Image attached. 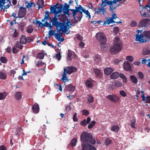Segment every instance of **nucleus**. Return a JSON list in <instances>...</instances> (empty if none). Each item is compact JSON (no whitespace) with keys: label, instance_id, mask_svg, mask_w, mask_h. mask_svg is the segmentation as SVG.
Returning <instances> with one entry per match:
<instances>
[{"label":"nucleus","instance_id":"nucleus-54","mask_svg":"<svg viewBox=\"0 0 150 150\" xmlns=\"http://www.w3.org/2000/svg\"><path fill=\"white\" fill-rule=\"evenodd\" d=\"M119 31V28L118 27L115 26L114 28L113 31L115 33L117 34Z\"/></svg>","mask_w":150,"mask_h":150},{"label":"nucleus","instance_id":"nucleus-31","mask_svg":"<svg viewBox=\"0 0 150 150\" xmlns=\"http://www.w3.org/2000/svg\"><path fill=\"white\" fill-rule=\"evenodd\" d=\"M44 1L43 0H38L37 3V5L38 6L39 8L43 7L44 5Z\"/></svg>","mask_w":150,"mask_h":150},{"label":"nucleus","instance_id":"nucleus-27","mask_svg":"<svg viewBox=\"0 0 150 150\" xmlns=\"http://www.w3.org/2000/svg\"><path fill=\"white\" fill-rule=\"evenodd\" d=\"M77 143V139L76 138H74L70 141L69 144L72 146L74 147L76 145Z\"/></svg>","mask_w":150,"mask_h":150},{"label":"nucleus","instance_id":"nucleus-61","mask_svg":"<svg viewBox=\"0 0 150 150\" xmlns=\"http://www.w3.org/2000/svg\"><path fill=\"white\" fill-rule=\"evenodd\" d=\"M33 3L31 2L30 3L28 2V5L26 6V8H28L32 7L33 6Z\"/></svg>","mask_w":150,"mask_h":150},{"label":"nucleus","instance_id":"nucleus-23","mask_svg":"<svg viewBox=\"0 0 150 150\" xmlns=\"http://www.w3.org/2000/svg\"><path fill=\"white\" fill-rule=\"evenodd\" d=\"M85 84L88 88H91L93 87V83L90 80H86L85 82Z\"/></svg>","mask_w":150,"mask_h":150},{"label":"nucleus","instance_id":"nucleus-59","mask_svg":"<svg viewBox=\"0 0 150 150\" xmlns=\"http://www.w3.org/2000/svg\"><path fill=\"white\" fill-rule=\"evenodd\" d=\"M145 102L147 103H150V96H147L145 99Z\"/></svg>","mask_w":150,"mask_h":150},{"label":"nucleus","instance_id":"nucleus-29","mask_svg":"<svg viewBox=\"0 0 150 150\" xmlns=\"http://www.w3.org/2000/svg\"><path fill=\"white\" fill-rule=\"evenodd\" d=\"M20 42L21 43L23 44L26 43L27 42V38L24 35L22 36L20 39Z\"/></svg>","mask_w":150,"mask_h":150},{"label":"nucleus","instance_id":"nucleus-37","mask_svg":"<svg viewBox=\"0 0 150 150\" xmlns=\"http://www.w3.org/2000/svg\"><path fill=\"white\" fill-rule=\"evenodd\" d=\"M119 76L123 79V81L124 82H126L127 79L123 74L120 73L119 74Z\"/></svg>","mask_w":150,"mask_h":150},{"label":"nucleus","instance_id":"nucleus-60","mask_svg":"<svg viewBox=\"0 0 150 150\" xmlns=\"http://www.w3.org/2000/svg\"><path fill=\"white\" fill-rule=\"evenodd\" d=\"M17 47L16 46H14L13 49V53L14 54L17 53L18 52V50L17 49Z\"/></svg>","mask_w":150,"mask_h":150},{"label":"nucleus","instance_id":"nucleus-30","mask_svg":"<svg viewBox=\"0 0 150 150\" xmlns=\"http://www.w3.org/2000/svg\"><path fill=\"white\" fill-rule=\"evenodd\" d=\"M136 122V119L135 118H133L130 120L131 127L134 129L136 128L135 124Z\"/></svg>","mask_w":150,"mask_h":150},{"label":"nucleus","instance_id":"nucleus-11","mask_svg":"<svg viewBox=\"0 0 150 150\" xmlns=\"http://www.w3.org/2000/svg\"><path fill=\"white\" fill-rule=\"evenodd\" d=\"M146 10L147 11H150V6L148 4H147L144 7H142L141 9L140 12L142 16L146 17V14L145 11Z\"/></svg>","mask_w":150,"mask_h":150},{"label":"nucleus","instance_id":"nucleus-58","mask_svg":"<svg viewBox=\"0 0 150 150\" xmlns=\"http://www.w3.org/2000/svg\"><path fill=\"white\" fill-rule=\"evenodd\" d=\"M44 64V63L42 61H38L36 66L38 67H41Z\"/></svg>","mask_w":150,"mask_h":150},{"label":"nucleus","instance_id":"nucleus-52","mask_svg":"<svg viewBox=\"0 0 150 150\" xmlns=\"http://www.w3.org/2000/svg\"><path fill=\"white\" fill-rule=\"evenodd\" d=\"M21 42H18L16 43V46L17 47H18L20 49H22L23 47L21 45Z\"/></svg>","mask_w":150,"mask_h":150},{"label":"nucleus","instance_id":"nucleus-38","mask_svg":"<svg viewBox=\"0 0 150 150\" xmlns=\"http://www.w3.org/2000/svg\"><path fill=\"white\" fill-rule=\"evenodd\" d=\"M106 18L107 19V20H108V24L109 25L110 23H116V21H114V19H113L111 17H110V19L107 17H106Z\"/></svg>","mask_w":150,"mask_h":150},{"label":"nucleus","instance_id":"nucleus-8","mask_svg":"<svg viewBox=\"0 0 150 150\" xmlns=\"http://www.w3.org/2000/svg\"><path fill=\"white\" fill-rule=\"evenodd\" d=\"M106 98L114 103H116L120 100V97L115 95H108L106 96Z\"/></svg>","mask_w":150,"mask_h":150},{"label":"nucleus","instance_id":"nucleus-12","mask_svg":"<svg viewBox=\"0 0 150 150\" xmlns=\"http://www.w3.org/2000/svg\"><path fill=\"white\" fill-rule=\"evenodd\" d=\"M19 11V13L18 15L19 16V18L24 17L26 15V8L23 7V6L21 7Z\"/></svg>","mask_w":150,"mask_h":150},{"label":"nucleus","instance_id":"nucleus-15","mask_svg":"<svg viewBox=\"0 0 150 150\" xmlns=\"http://www.w3.org/2000/svg\"><path fill=\"white\" fill-rule=\"evenodd\" d=\"M75 88L71 84H69L65 88L66 91H69L70 92H73L75 90Z\"/></svg>","mask_w":150,"mask_h":150},{"label":"nucleus","instance_id":"nucleus-9","mask_svg":"<svg viewBox=\"0 0 150 150\" xmlns=\"http://www.w3.org/2000/svg\"><path fill=\"white\" fill-rule=\"evenodd\" d=\"M150 20L149 18H144L142 19L138 24V26L139 27H143L147 26L150 22Z\"/></svg>","mask_w":150,"mask_h":150},{"label":"nucleus","instance_id":"nucleus-1","mask_svg":"<svg viewBox=\"0 0 150 150\" xmlns=\"http://www.w3.org/2000/svg\"><path fill=\"white\" fill-rule=\"evenodd\" d=\"M80 140L82 146L81 150H96L95 147L91 145L95 144L96 141L91 134L86 131L82 132Z\"/></svg>","mask_w":150,"mask_h":150},{"label":"nucleus","instance_id":"nucleus-21","mask_svg":"<svg viewBox=\"0 0 150 150\" xmlns=\"http://www.w3.org/2000/svg\"><path fill=\"white\" fill-rule=\"evenodd\" d=\"M113 70L110 68H107L104 70L105 74L107 75H109L113 71Z\"/></svg>","mask_w":150,"mask_h":150},{"label":"nucleus","instance_id":"nucleus-14","mask_svg":"<svg viewBox=\"0 0 150 150\" xmlns=\"http://www.w3.org/2000/svg\"><path fill=\"white\" fill-rule=\"evenodd\" d=\"M32 109L34 112L36 113H38L39 110V105L37 103L33 105L32 106Z\"/></svg>","mask_w":150,"mask_h":150},{"label":"nucleus","instance_id":"nucleus-35","mask_svg":"<svg viewBox=\"0 0 150 150\" xmlns=\"http://www.w3.org/2000/svg\"><path fill=\"white\" fill-rule=\"evenodd\" d=\"M102 7L100 6L98 8H96L94 9L95 13H97L98 14H99L102 11Z\"/></svg>","mask_w":150,"mask_h":150},{"label":"nucleus","instance_id":"nucleus-42","mask_svg":"<svg viewBox=\"0 0 150 150\" xmlns=\"http://www.w3.org/2000/svg\"><path fill=\"white\" fill-rule=\"evenodd\" d=\"M126 59L127 61L132 62L134 60V58L131 56H128L126 57Z\"/></svg>","mask_w":150,"mask_h":150},{"label":"nucleus","instance_id":"nucleus-39","mask_svg":"<svg viewBox=\"0 0 150 150\" xmlns=\"http://www.w3.org/2000/svg\"><path fill=\"white\" fill-rule=\"evenodd\" d=\"M119 1V0H113V1H110V8L111 9V6H113L114 4H116L117 2Z\"/></svg>","mask_w":150,"mask_h":150},{"label":"nucleus","instance_id":"nucleus-33","mask_svg":"<svg viewBox=\"0 0 150 150\" xmlns=\"http://www.w3.org/2000/svg\"><path fill=\"white\" fill-rule=\"evenodd\" d=\"M72 52L70 50H68V53L67 54V59L69 60H71V57L72 55Z\"/></svg>","mask_w":150,"mask_h":150},{"label":"nucleus","instance_id":"nucleus-51","mask_svg":"<svg viewBox=\"0 0 150 150\" xmlns=\"http://www.w3.org/2000/svg\"><path fill=\"white\" fill-rule=\"evenodd\" d=\"M82 114L85 116H87L89 114V111L86 110H83L82 111Z\"/></svg>","mask_w":150,"mask_h":150},{"label":"nucleus","instance_id":"nucleus-44","mask_svg":"<svg viewBox=\"0 0 150 150\" xmlns=\"http://www.w3.org/2000/svg\"><path fill=\"white\" fill-rule=\"evenodd\" d=\"M137 23L134 20L131 21L130 23V25L132 27H135L137 26Z\"/></svg>","mask_w":150,"mask_h":150},{"label":"nucleus","instance_id":"nucleus-2","mask_svg":"<svg viewBox=\"0 0 150 150\" xmlns=\"http://www.w3.org/2000/svg\"><path fill=\"white\" fill-rule=\"evenodd\" d=\"M58 19L57 18L56 15L53 17V20L52 21V25L55 26L56 28L57 32H62L65 33L66 34H68L70 33V32L68 31L69 28L70 27L69 25H72V24L70 23L69 25V22L67 23L65 22H61L58 21Z\"/></svg>","mask_w":150,"mask_h":150},{"label":"nucleus","instance_id":"nucleus-17","mask_svg":"<svg viewBox=\"0 0 150 150\" xmlns=\"http://www.w3.org/2000/svg\"><path fill=\"white\" fill-rule=\"evenodd\" d=\"M66 70L64 71L63 74L62 75V77L61 80H62L64 82V84H65L66 82H68L69 80L67 77L66 73H65Z\"/></svg>","mask_w":150,"mask_h":150},{"label":"nucleus","instance_id":"nucleus-41","mask_svg":"<svg viewBox=\"0 0 150 150\" xmlns=\"http://www.w3.org/2000/svg\"><path fill=\"white\" fill-rule=\"evenodd\" d=\"M27 38V42L30 43L33 41L34 38L33 36L28 37Z\"/></svg>","mask_w":150,"mask_h":150},{"label":"nucleus","instance_id":"nucleus-40","mask_svg":"<svg viewBox=\"0 0 150 150\" xmlns=\"http://www.w3.org/2000/svg\"><path fill=\"white\" fill-rule=\"evenodd\" d=\"M0 60L3 63H6L8 61L6 58L4 57H1L0 58Z\"/></svg>","mask_w":150,"mask_h":150},{"label":"nucleus","instance_id":"nucleus-34","mask_svg":"<svg viewBox=\"0 0 150 150\" xmlns=\"http://www.w3.org/2000/svg\"><path fill=\"white\" fill-rule=\"evenodd\" d=\"M6 92L0 93V100H3L6 98L7 96Z\"/></svg>","mask_w":150,"mask_h":150},{"label":"nucleus","instance_id":"nucleus-62","mask_svg":"<svg viewBox=\"0 0 150 150\" xmlns=\"http://www.w3.org/2000/svg\"><path fill=\"white\" fill-rule=\"evenodd\" d=\"M138 74H139V76L140 78L141 79H142L144 77V76L142 72H138Z\"/></svg>","mask_w":150,"mask_h":150},{"label":"nucleus","instance_id":"nucleus-63","mask_svg":"<svg viewBox=\"0 0 150 150\" xmlns=\"http://www.w3.org/2000/svg\"><path fill=\"white\" fill-rule=\"evenodd\" d=\"M18 35V33L17 32L16 30H15L13 34V38H16Z\"/></svg>","mask_w":150,"mask_h":150},{"label":"nucleus","instance_id":"nucleus-47","mask_svg":"<svg viewBox=\"0 0 150 150\" xmlns=\"http://www.w3.org/2000/svg\"><path fill=\"white\" fill-rule=\"evenodd\" d=\"M87 123L86 122V119H84L83 120L81 121L80 123L81 125L83 126H85L86 125Z\"/></svg>","mask_w":150,"mask_h":150},{"label":"nucleus","instance_id":"nucleus-24","mask_svg":"<svg viewBox=\"0 0 150 150\" xmlns=\"http://www.w3.org/2000/svg\"><path fill=\"white\" fill-rule=\"evenodd\" d=\"M119 74L118 72H115L112 73L110 75L111 78L112 79H115L119 76Z\"/></svg>","mask_w":150,"mask_h":150},{"label":"nucleus","instance_id":"nucleus-28","mask_svg":"<svg viewBox=\"0 0 150 150\" xmlns=\"http://www.w3.org/2000/svg\"><path fill=\"white\" fill-rule=\"evenodd\" d=\"M87 100L89 103H91L94 102V98L91 95H88Z\"/></svg>","mask_w":150,"mask_h":150},{"label":"nucleus","instance_id":"nucleus-25","mask_svg":"<svg viewBox=\"0 0 150 150\" xmlns=\"http://www.w3.org/2000/svg\"><path fill=\"white\" fill-rule=\"evenodd\" d=\"M111 130L114 132H117L119 130V128L118 125H113L111 127Z\"/></svg>","mask_w":150,"mask_h":150},{"label":"nucleus","instance_id":"nucleus-18","mask_svg":"<svg viewBox=\"0 0 150 150\" xmlns=\"http://www.w3.org/2000/svg\"><path fill=\"white\" fill-rule=\"evenodd\" d=\"M131 81L134 84H136L138 82L137 79L134 75H131L130 76Z\"/></svg>","mask_w":150,"mask_h":150},{"label":"nucleus","instance_id":"nucleus-53","mask_svg":"<svg viewBox=\"0 0 150 150\" xmlns=\"http://www.w3.org/2000/svg\"><path fill=\"white\" fill-rule=\"evenodd\" d=\"M119 93L121 95L124 97H126L127 96L126 93L123 90L120 91Z\"/></svg>","mask_w":150,"mask_h":150},{"label":"nucleus","instance_id":"nucleus-43","mask_svg":"<svg viewBox=\"0 0 150 150\" xmlns=\"http://www.w3.org/2000/svg\"><path fill=\"white\" fill-rule=\"evenodd\" d=\"M112 143V142L111 140L109 139H105V143L106 145L108 146L109 144H111Z\"/></svg>","mask_w":150,"mask_h":150},{"label":"nucleus","instance_id":"nucleus-13","mask_svg":"<svg viewBox=\"0 0 150 150\" xmlns=\"http://www.w3.org/2000/svg\"><path fill=\"white\" fill-rule=\"evenodd\" d=\"M123 68L127 71H130L132 69L130 64L127 61H125L124 62Z\"/></svg>","mask_w":150,"mask_h":150},{"label":"nucleus","instance_id":"nucleus-36","mask_svg":"<svg viewBox=\"0 0 150 150\" xmlns=\"http://www.w3.org/2000/svg\"><path fill=\"white\" fill-rule=\"evenodd\" d=\"M96 122L95 121H92L91 122V123L88 125V128L90 129L92 128L95 125Z\"/></svg>","mask_w":150,"mask_h":150},{"label":"nucleus","instance_id":"nucleus-20","mask_svg":"<svg viewBox=\"0 0 150 150\" xmlns=\"http://www.w3.org/2000/svg\"><path fill=\"white\" fill-rule=\"evenodd\" d=\"M45 16L44 18L46 20H50L51 22H52V20H53V18L52 19L50 17V13H51L50 12H49L47 11H46L45 12Z\"/></svg>","mask_w":150,"mask_h":150},{"label":"nucleus","instance_id":"nucleus-10","mask_svg":"<svg viewBox=\"0 0 150 150\" xmlns=\"http://www.w3.org/2000/svg\"><path fill=\"white\" fill-rule=\"evenodd\" d=\"M64 71L66 70L65 73L69 75L74 72H76L77 71V68L73 66L67 67V68H64Z\"/></svg>","mask_w":150,"mask_h":150},{"label":"nucleus","instance_id":"nucleus-26","mask_svg":"<svg viewBox=\"0 0 150 150\" xmlns=\"http://www.w3.org/2000/svg\"><path fill=\"white\" fill-rule=\"evenodd\" d=\"M55 36L56 39L58 41H60L61 42H63L64 40V38H60L61 36L59 34L55 33Z\"/></svg>","mask_w":150,"mask_h":150},{"label":"nucleus","instance_id":"nucleus-49","mask_svg":"<svg viewBox=\"0 0 150 150\" xmlns=\"http://www.w3.org/2000/svg\"><path fill=\"white\" fill-rule=\"evenodd\" d=\"M115 85L116 86L119 87L121 86L122 84L121 83L118 81H116L115 82Z\"/></svg>","mask_w":150,"mask_h":150},{"label":"nucleus","instance_id":"nucleus-64","mask_svg":"<svg viewBox=\"0 0 150 150\" xmlns=\"http://www.w3.org/2000/svg\"><path fill=\"white\" fill-rule=\"evenodd\" d=\"M48 34L49 35V36H48L49 38H50L52 35H54L53 32L52 30H50L48 32Z\"/></svg>","mask_w":150,"mask_h":150},{"label":"nucleus","instance_id":"nucleus-50","mask_svg":"<svg viewBox=\"0 0 150 150\" xmlns=\"http://www.w3.org/2000/svg\"><path fill=\"white\" fill-rule=\"evenodd\" d=\"M25 26V24L23 23H21L19 26V28L20 29L21 31H22L23 30Z\"/></svg>","mask_w":150,"mask_h":150},{"label":"nucleus","instance_id":"nucleus-48","mask_svg":"<svg viewBox=\"0 0 150 150\" xmlns=\"http://www.w3.org/2000/svg\"><path fill=\"white\" fill-rule=\"evenodd\" d=\"M111 7V9L110 8V6H109V10L111 13H114V10H115L116 9L117 6H114L113 5Z\"/></svg>","mask_w":150,"mask_h":150},{"label":"nucleus","instance_id":"nucleus-57","mask_svg":"<svg viewBox=\"0 0 150 150\" xmlns=\"http://www.w3.org/2000/svg\"><path fill=\"white\" fill-rule=\"evenodd\" d=\"M73 120L74 122H76L78 121V119L77 117V113L75 112L73 117Z\"/></svg>","mask_w":150,"mask_h":150},{"label":"nucleus","instance_id":"nucleus-16","mask_svg":"<svg viewBox=\"0 0 150 150\" xmlns=\"http://www.w3.org/2000/svg\"><path fill=\"white\" fill-rule=\"evenodd\" d=\"M107 5H109V6H110V1L108 0H102L101 4H100L98 6H100L105 7Z\"/></svg>","mask_w":150,"mask_h":150},{"label":"nucleus","instance_id":"nucleus-55","mask_svg":"<svg viewBox=\"0 0 150 150\" xmlns=\"http://www.w3.org/2000/svg\"><path fill=\"white\" fill-rule=\"evenodd\" d=\"M38 55L39 58L40 59H43L44 57V55L42 52L38 53Z\"/></svg>","mask_w":150,"mask_h":150},{"label":"nucleus","instance_id":"nucleus-32","mask_svg":"<svg viewBox=\"0 0 150 150\" xmlns=\"http://www.w3.org/2000/svg\"><path fill=\"white\" fill-rule=\"evenodd\" d=\"M7 77L6 74V73L0 71V79H5Z\"/></svg>","mask_w":150,"mask_h":150},{"label":"nucleus","instance_id":"nucleus-22","mask_svg":"<svg viewBox=\"0 0 150 150\" xmlns=\"http://www.w3.org/2000/svg\"><path fill=\"white\" fill-rule=\"evenodd\" d=\"M94 72L96 76L98 78L101 77V71L100 70L98 69H94Z\"/></svg>","mask_w":150,"mask_h":150},{"label":"nucleus","instance_id":"nucleus-46","mask_svg":"<svg viewBox=\"0 0 150 150\" xmlns=\"http://www.w3.org/2000/svg\"><path fill=\"white\" fill-rule=\"evenodd\" d=\"M54 57H55L58 61L59 60L61 57L60 52H59L58 53L56 54V56H54Z\"/></svg>","mask_w":150,"mask_h":150},{"label":"nucleus","instance_id":"nucleus-56","mask_svg":"<svg viewBox=\"0 0 150 150\" xmlns=\"http://www.w3.org/2000/svg\"><path fill=\"white\" fill-rule=\"evenodd\" d=\"M21 130L20 128L17 129L16 131V135L19 136L20 134L21 133Z\"/></svg>","mask_w":150,"mask_h":150},{"label":"nucleus","instance_id":"nucleus-3","mask_svg":"<svg viewBox=\"0 0 150 150\" xmlns=\"http://www.w3.org/2000/svg\"><path fill=\"white\" fill-rule=\"evenodd\" d=\"M75 9H70L72 12L73 16L74 19L76 18L77 20H76V22L77 23L80 21L82 17L83 16V12L85 13L86 16V17H88L89 18H91V16L90 13L88 10H85L84 8L81 5H79L78 7H76Z\"/></svg>","mask_w":150,"mask_h":150},{"label":"nucleus","instance_id":"nucleus-19","mask_svg":"<svg viewBox=\"0 0 150 150\" xmlns=\"http://www.w3.org/2000/svg\"><path fill=\"white\" fill-rule=\"evenodd\" d=\"M15 99L17 100H19L21 99L22 97V93L21 92H17L15 93Z\"/></svg>","mask_w":150,"mask_h":150},{"label":"nucleus","instance_id":"nucleus-5","mask_svg":"<svg viewBox=\"0 0 150 150\" xmlns=\"http://www.w3.org/2000/svg\"><path fill=\"white\" fill-rule=\"evenodd\" d=\"M135 35V40L140 43L146 42L147 40L150 39V31H144L142 30H137Z\"/></svg>","mask_w":150,"mask_h":150},{"label":"nucleus","instance_id":"nucleus-4","mask_svg":"<svg viewBox=\"0 0 150 150\" xmlns=\"http://www.w3.org/2000/svg\"><path fill=\"white\" fill-rule=\"evenodd\" d=\"M58 4L57 3L54 5H51L50 7V10L51 13L52 14H54L57 15L59 13L60 14L62 12V10L63 11V12L64 13L69 15V7L70 5H68L67 3L64 4V8H63L62 5L60 4L59 6L57 7Z\"/></svg>","mask_w":150,"mask_h":150},{"label":"nucleus","instance_id":"nucleus-6","mask_svg":"<svg viewBox=\"0 0 150 150\" xmlns=\"http://www.w3.org/2000/svg\"><path fill=\"white\" fill-rule=\"evenodd\" d=\"M122 49V44L119 38L116 37L114 41V45L111 47L110 51L112 54L120 51Z\"/></svg>","mask_w":150,"mask_h":150},{"label":"nucleus","instance_id":"nucleus-7","mask_svg":"<svg viewBox=\"0 0 150 150\" xmlns=\"http://www.w3.org/2000/svg\"><path fill=\"white\" fill-rule=\"evenodd\" d=\"M98 39L100 42V47L101 50H105L106 48L105 46L107 39L105 36L103 34H100L97 35Z\"/></svg>","mask_w":150,"mask_h":150},{"label":"nucleus","instance_id":"nucleus-45","mask_svg":"<svg viewBox=\"0 0 150 150\" xmlns=\"http://www.w3.org/2000/svg\"><path fill=\"white\" fill-rule=\"evenodd\" d=\"M150 53V51L147 49L144 50L142 52V54L144 55H146Z\"/></svg>","mask_w":150,"mask_h":150}]
</instances>
